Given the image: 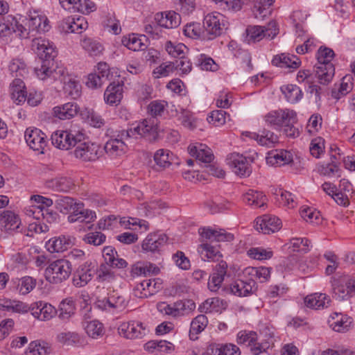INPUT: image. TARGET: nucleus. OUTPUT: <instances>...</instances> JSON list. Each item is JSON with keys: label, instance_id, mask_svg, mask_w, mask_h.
I'll list each match as a JSON object with an SVG mask.
<instances>
[{"label": "nucleus", "instance_id": "59", "mask_svg": "<svg viewBox=\"0 0 355 355\" xmlns=\"http://www.w3.org/2000/svg\"><path fill=\"white\" fill-rule=\"evenodd\" d=\"M36 282L31 277H24L19 280L18 284L19 292L23 295L30 293L35 286Z\"/></svg>", "mask_w": 355, "mask_h": 355}, {"label": "nucleus", "instance_id": "41", "mask_svg": "<svg viewBox=\"0 0 355 355\" xmlns=\"http://www.w3.org/2000/svg\"><path fill=\"white\" fill-rule=\"evenodd\" d=\"M55 207L64 214L80 206L82 203H76L72 198L60 196L55 200Z\"/></svg>", "mask_w": 355, "mask_h": 355}, {"label": "nucleus", "instance_id": "49", "mask_svg": "<svg viewBox=\"0 0 355 355\" xmlns=\"http://www.w3.org/2000/svg\"><path fill=\"white\" fill-rule=\"evenodd\" d=\"M96 279L100 282H110L115 278L114 272L112 270L111 266L109 264H101L99 268L96 270Z\"/></svg>", "mask_w": 355, "mask_h": 355}, {"label": "nucleus", "instance_id": "3", "mask_svg": "<svg viewBox=\"0 0 355 355\" xmlns=\"http://www.w3.org/2000/svg\"><path fill=\"white\" fill-rule=\"evenodd\" d=\"M335 53L334 51L326 46H320L317 52L318 64L314 66L315 78L321 85H328L335 73V67L331 62Z\"/></svg>", "mask_w": 355, "mask_h": 355}, {"label": "nucleus", "instance_id": "45", "mask_svg": "<svg viewBox=\"0 0 355 355\" xmlns=\"http://www.w3.org/2000/svg\"><path fill=\"white\" fill-rule=\"evenodd\" d=\"M63 89L65 94L76 99L80 96L81 85L80 83L74 78L67 76V78L63 83Z\"/></svg>", "mask_w": 355, "mask_h": 355}, {"label": "nucleus", "instance_id": "56", "mask_svg": "<svg viewBox=\"0 0 355 355\" xmlns=\"http://www.w3.org/2000/svg\"><path fill=\"white\" fill-rule=\"evenodd\" d=\"M257 340V334L255 331H241L237 334V343L239 345L245 344L250 346Z\"/></svg>", "mask_w": 355, "mask_h": 355}, {"label": "nucleus", "instance_id": "32", "mask_svg": "<svg viewBox=\"0 0 355 355\" xmlns=\"http://www.w3.org/2000/svg\"><path fill=\"white\" fill-rule=\"evenodd\" d=\"M73 240L74 238L66 236L53 238L46 244L48 250L51 252H63L73 245Z\"/></svg>", "mask_w": 355, "mask_h": 355}, {"label": "nucleus", "instance_id": "1", "mask_svg": "<svg viewBox=\"0 0 355 355\" xmlns=\"http://www.w3.org/2000/svg\"><path fill=\"white\" fill-rule=\"evenodd\" d=\"M32 48L42 60L40 67L35 68L37 76L42 80L51 78L64 83L67 76H65V69L56 66L54 62L57 51L53 44L49 40L37 37L33 40Z\"/></svg>", "mask_w": 355, "mask_h": 355}, {"label": "nucleus", "instance_id": "7", "mask_svg": "<svg viewBox=\"0 0 355 355\" xmlns=\"http://www.w3.org/2000/svg\"><path fill=\"white\" fill-rule=\"evenodd\" d=\"M85 139L83 133H73L72 131L58 130L52 134L51 142L56 148L62 150H69L76 146L77 142Z\"/></svg>", "mask_w": 355, "mask_h": 355}, {"label": "nucleus", "instance_id": "40", "mask_svg": "<svg viewBox=\"0 0 355 355\" xmlns=\"http://www.w3.org/2000/svg\"><path fill=\"white\" fill-rule=\"evenodd\" d=\"M81 46L92 57L99 56L104 50L103 46L100 42L91 38L84 39L81 42Z\"/></svg>", "mask_w": 355, "mask_h": 355}, {"label": "nucleus", "instance_id": "58", "mask_svg": "<svg viewBox=\"0 0 355 355\" xmlns=\"http://www.w3.org/2000/svg\"><path fill=\"white\" fill-rule=\"evenodd\" d=\"M275 195L278 196L277 200L280 204L288 206L289 208H293L295 206L296 203L293 199V196L289 191L279 189L278 193L275 192Z\"/></svg>", "mask_w": 355, "mask_h": 355}, {"label": "nucleus", "instance_id": "63", "mask_svg": "<svg viewBox=\"0 0 355 355\" xmlns=\"http://www.w3.org/2000/svg\"><path fill=\"white\" fill-rule=\"evenodd\" d=\"M167 103L166 101H153L148 106V112L151 116L155 117L160 116L164 111Z\"/></svg>", "mask_w": 355, "mask_h": 355}, {"label": "nucleus", "instance_id": "8", "mask_svg": "<svg viewBox=\"0 0 355 355\" xmlns=\"http://www.w3.org/2000/svg\"><path fill=\"white\" fill-rule=\"evenodd\" d=\"M333 294L339 300H344L355 293V282L347 277H333Z\"/></svg>", "mask_w": 355, "mask_h": 355}, {"label": "nucleus", "instance_id": "19", "mask_svg": "<svg viewBox=\"0 0 355 355\" xmlns=\"http://www.w3.org/2000/svg\"><path fill=\"white\" fill-rule=\"evenodd\" d=\"M243 135L257 141L259 145L268 148L273 147L275 144L279 142L278 136L268 130H263L260 135L251 132H245Z\"/></svg>", "mask_w": 355, "mask_h": 355}, {"label": "nucleus", "instance_id": "54", "mask_svg": "<svg viewBox=\"0 0 355 355\" xmlns=\"http://www.w3.org/2000/svg\"><path fill=\"white\" fill-rule=\"evenodd\" d=\"M204 26L203 33L208 39H212L222 34L225 24H205Z\"/></svg>", "mask_w": 355, "mask_h": 355}, {"label": "nucleus", "instance_id": "27", "mask_svg": "<svg viewBox=\"0 0 355 355\" xmlns=\"http://www.w3.org/2000/svg\"><path fill=\"white\" fill-rule=\"evenodd\" d=\"M328 322L335 331L345 332L348 331L352 323V319L347 315L334 313L331 315V319L329 320Z\"/></svg>", "mask_w": 355, "mask_h": 355}, {"label": "nucleus", "instance_id": "23", "mask_svg": "<svg viewBox=\"0 0 355 355\" xmlns=\"http://www.w3.org/2000/svg\"><path fill=\"white\" fill-rule=\"evenodd\" d=\"M162 288V282L159 279L144 280L137 286L135 290V295L138 296L137 292L140 291L139 297H147L156 293Z\"/></svg>", "mask_w": 355, "mask_h": 355}, {"label": "nucleus", "instance_id": "34", "mask_svg": "<svg viewBox=\"0 0 355 355\" xmlns=\"http://www.w3.org/2000/svg\"><path fill=\"white\" fill-rule=\"evenodd\" d=\"M275 0H260L257 2L253 8L252 12L257 20L264 21L268 19V16L271 14L270 6Z\"/></svg>", "mask_w": 355, "mask_h": 355}, {"label": "nucleus", "instance_id": "35", "mask_svg": "<svg viewBox=\"0 0 355 355\" xmlns=\"http://www.w3.org/2000/svg\"><path fill=\"white\" fill-rule=\"evenodd\" d=\"M47 187L57 191L67 192L73 186L71 179L67 177H58L46 182Z\"/></svg>", "mask_w": 355, "mask_h": 355}, {"label": "nucleus", "instance_id": "25", "mask_svg": "<svg viewBox=\"0 0 355 355\" xmlns=\"http://www.w3.org/2000/svg\"><path fill=\"white\" fill-rule=\"evenodd\" d=\"M272 64L281 68L295 69L300 67L301 61L296 55L281 53L274 56Z\"/></svg>", "mask_w": 355, "mask_h": 355}, {"label": "nucleus", "instance_id": "2", "mask_svg": "<svg viewBox=\"0 0 355 355\" xmlns=\"http://www.w3.org/2000/svg\"><path fill=\"white\" fill-rule=\"evenodd\" d=\"M198 232L202 243L198 247V252L201 254L202 259L205 260L207 259V261H218L222 257L220 251L211 243H208V241L212 243L214 241H231L234 239V235L223 229L216 230L209 227H200Z\"/></svg>", "mask_w": 355, "mask_h": 355}, {"label": "nucleus", "instance_id": "21", "mask_svg": "<svg viewBox=\"0 0 355 355\" xmlns=\"http://www.w3.org/2000/svg\"><path fill=\"white\" fill-rule=\"evenodd\" d=\"M331 300L325 293H315L307 295L304 298L305 305L311 309H322L331 305Z\"/></svg>", "mask_w": 355, "mask_h": 355}, {"label": "nucleus", "instance_id": "36", "mask_svg": "<svg viewBox=\"0 0 355 355\" xmlns=\"http://www.w3.org/2000/svg\"><path fill=\"white\" fill-rule=\"evenodd\" d=\"M141 37H145V36H138L135 33L129 34L123 37L121 43L130 50L142 51L146 48V44L143 43Z\"/></svg>", "mask_w": 355, "mask_h": 355}, {"label": "nucleus", "instance_id": "64", "mask_svg": "<svg viewBox=\"0 0 355 355\" xmlns=\"http://www.w3.org/2000/svg\"><path fill=\"white\" fill-rule=\"evenodd\" d=\"M324 148V141L321 137H317L313 139L310 144V153L315 157H319Z\"/></svg>", "mask_w": 355, "mask_h": 355}, {"label": "nucleus", "instance_id": "55", "mask_svg": "<svg viewBox=\"0 0 355 355\" xmlns=\"http://www.w3.org/2000/svg\"><path fill=\"white\" fill-rule=\"evenodd\" d=\"M318 173L324 176H332L336 173L338 174V177H340V170L339 166L336 162L332 161L327 164L320 165L318 168Z\"/></svg>", "mask_w": 355, "mask_h": 355}, {"label": "nucleus", "instance_id": "6", "mask_svg": "<svg viewBox=\"0 0 355 355\" xmlns=\"http://www.w3.org/2000/svg\"><path fill=\"white\" fill-rule=\"evenodd\" d=\"M128 300L122 294L112 291L108 293L107 296L98 297L94 306L99 310L107 312H120L128 306Z\"/></svg>", "mask_w": 355, "mask_h": 355}, {"label": "nucleus", "instance_id": "37", "mask_svg": "<svg viewBox=\"0 0 355 355\" xmlns=\"http://www.w3.org/2000/svg\"><path fill=\"white\" fill-rule=\"evenodd\" d=\"M243 200L249 205L262 207L267 201L266 196L260 191L249 190L244 196Z\"/></svg>", "mask_w": 355, "mask_h": 355}, {"label": "nucleus", "instance_id": "20", "mask_svg": "<svg viewBox=\"0 0 355 355\" xmlns=\"http://www.w3.org/2000/svg\"><path fill=\"white\" fill-rule=\"evenodd\" d=\"M31 24H0V37H6L12 33H17L22 38H27L31 33Z\"/></svg>", "mask_w": 355, "mask_h": 355}, {"label": "nucleus", "instance_id": "17", "mask_svg": "<svg viewBox=\"0 0 355 355\" xmlns=\"http://www.w3.org/2000/svg\"><path fill=\"white\" fill-rule=\"evenodd\" d=\"M120 335L128 339L141 338L147 330L143 324L138 321L123 322L118 328Z\"/></svg>", "mask_w": 355, "mask_h": 355}, {"label": "nucleus", "instance_id": "48", "mask_svg": "<svg viewBox=\"0 0 355 355\" xmlns=\"http://www.w3.org/2000/svg\"><path fill=\"white\" fill-rule=\"evenodd\" d=\"M245 271L252 277V278L254 277L260 282L267 281L270 275V269L266 267L248 268Z\"/></svg>", "mask_w": 355, "mask_h": 355}, {"label": "nucleus", "instance_id": "61", "mask_svg": "<svg viewBox=\"0 0 355 355\" xmlns=\"http://www.w3.org/2000/svg\"><path fill=\"white\" fill-rule=\"evenodd\" d=\"M87 28L88 24H61L58 26L59 31L65 33H80L82 30H86Z\"/></svg>", "mask_w": 355, "mask_h": 355}, {"label": "nucleus", "instance_id": "62", "mask_svg": "<svg viewBox=\"0 0 355 355\" xmlns=\"http://www.w3.org/2000/svg\"><path fill=\"white\" fill-rule=\"evenodd\" d=\"M225 114L226 112L221 110L212 111L207 121L215 126H220L225 123Z\"/></svg>", "mask_w": 355, "mask_h": 355}, {"label": "nucleus", "instance_id": "43", "mask_svg": "<svg viewBox=\"0 0 355 355\" xmlns=\"http://www.w3.org/2000/svg\"><path fill=\"white\" fill-rule=\"evenodd\" d=\"M165 49L171 56L179 59L183 58L189 51L183 43H173L171 41L166 42Z\"/></svg>", "mask_w": 355, "mask_h": 355}, {"label": "nucleus", "instance_id": "16", "mask_svg": "<svg viewBox=\"0 0 355 355\" xmlns=\"http://www.w3.org/2000/svg\"><path fill=\"white\" fill-rule=\"evenodd\" d=\"M282 227L280 219L275 216L263 215L255 220L254 228L265 234L279 231Z\"/></svg>", "mask_w": 355, "mask_h": 355}, {"label": "nucleus", "instance_id": "53", "mask_svg": "<svg viewBox=\"0 0 355 355\" xmlns=\"http://www.w3.org/2000/svg\"><path fill=\"white\" fill-rule=\"evenodd\" d=\"M8 69L11 74L15 77H24L28 73L26 64L20 60H12L10 62Z\"/></svg>", "mask_w": 355, "mask_h": 355}, {"label": "nucleus", "instance_id": "13", "mask_svg": "<svg viewBox=\"0 0 355 355\" xmlns=\"http://www.w3.org/2000/svg\"><path fill=\"white\" fill-rule=\"evenodd\" d=\"M24 138L27 144L31 149L39 153H44L46 146V135L37 128H27L25 131Z\"/></svg>", "mask_w": 355, "mask_h": 355}, {"label": "nucleus", "instance_id": "14", "mask_svg": "<svg viewBox=\"0 0 355 355\" xmlns=\"http://www.w3.org/2000/svg\"><path fill=\"white\" fill-rule=\"evenodd\" d=\"M227 162L233 172L240 177L249 176L251 173L250 162L243 155L232 153L228 155Z\"/></svg>", "mask_w": 355, "mask_h": 355}, {"label": "nucleus", "instance_id": "42", "mask_svg": "<svg viewBox=\"0 0 355 355\" xmlns=\"http://www.w3.org/2000/svg\"><path fill=\"white\" fill-rule=\"evenodd\" d=\"M281 91L291 103H297L302 96L300 88L295 85H283L281 87Z\"/></svg>", "mask_w": 355, "mask_h": 355}, {"label": "nucleus", "instance_id": "30", "mask_svg": "<svg viewBox=\"0 0 355 355\" xmlns=\"http://www.w3.org/2000/svg\"><path fill=\"white\" fill-rule=\"evenodd\" d=\"M122 98L123 85L119 83L117 84L115 83H110L104 93L105 102L110 105H113L119 103Z\"/></svg>", "mask_w": 355, "mask_h": 355}, {"label": "nucleus", "instance_id": "11", "mask_svg": "<svg viewBox=\"0 0 355 355\" xmlns=\"http://www.w3.org/2000/svg\"><path fill=\"white\" fill-rule=\"evenodd\" d=\"M257 290V284L254 279H250L246 281L236 279L230 286L222 288L225 293H231L238 297H245L252 294Z\"/></svg>", "mask_w": 355, "mask_h": 355}, {"label": "nucleus", "instance_id": "47", "mask_svg": "<svg viewBox=\"0 0 355 355\" xmlns=\"http://www.w3.org/2000/svg\"><path fill=\"white\" fill-rule=\"evenodd\" d=\"M51 347L48 343L33 341L29 344L26 355H47L51 353Z\"/></svg>", "mask_w": 355, "mask_h": 355}, {"label": "nucleus", "instance_id": "5", "mask_svg": "<svg viewBox=\"0 0 355 355\" xmlns=\"http://www.w3.org/2000/svg\"><path fill=\"white\" fill-rule=\"evenodd\" d=\"M71 273L69 260L58 259L51 263L45 270V277L51 284H60L67 279Z\"/></svg>", "mask_w": 355, "mask_h": 355}, {"label": "nucleus", "instance_id": "18", "mask_svg": "<svg viewBox=\"0 0 355 355\" xmlns=\"http://www.w3.org/2000/svg\"><path fill=\"white\" fill-rule=\"evenodd\" d=\"M227 264L224 261H220L216 266L208 282V288L211 292H216L219 290L227 273Z\"/></svg>", "mask_w": 355, "mask_h": 355}, {"label": "nucleus", "instance_id": "38", "mask_svg": "<svg viewBox=\"0 0 355 355\" xmlns=\"http://www.w3.org/2000/svg\"><path fill=\"white\" fill-rule=\"evenodd\" d=\"M75 309L73 300L71 298H66L60 303L57 310L58 318L62 320H67L74 314Z\"/></svg>", "mask_w": 355, "mask_h": 355}, {"label": "nucleus", "instance_id": "57", "mask_svg": "<svg viewBox=\"0 0 355 355\" xmlns=\"http://www.w3.org/2000/svg\"><path fill=\"white\" fill-rule=\"evenodd\" d=\"M105 235L102 232H94L87 234L84 236L83 241L88 244L98 246L105 241Z\"/></svg>", "mask_w": 355, "mask_h": 355}, {"label": "nucleus", "instance_id": "4", "mask_svg": "<svg viewBox=\"0 0 355 355\" xmlns=\"http://www.w3.org/2000/svg\"><path fill=\"white\" fill-rule=\"evenodd\" d=\"M112 135H115V138L121 139V141L129 138H137V136L153 141L158 137L157 126L155 123L154 118L146 119L133 128L116 131Z\"/></svg>", "mask_w": 355, "mask_h": 355}, {"label": "nucleus", "instance_id": "12", "mask_svg": "<svg viewBox=\"0 0 355 355\" xmlns=\"http://www.w3.org/2000/svg\"><path fill=\"white\" fill-rule=\"evenodd\" d=\"M273 24V29L256 25L248 26L245 30V41L250 43L259 42L264 37L272 39L278 33L276 24Z\"/></svg>", "mask_w": 355, "mask_h": 355}, {"label": "nucleus", "instance_id": "28", "mask_svg": "<svg viewBox=\"0 0 355 355\" xmlns=\"http://www.w3.org/2000/svg\"><path fill=\"white\" fill-rule=\"evenodd\" d=\"M293 161V157L290 152L286 150H272L268 153L266 162L272 166H284Z\"/></svg>", "mask_w": 355, "mask_h": 355}, {"label": "nucleus", "instance_id": "51", "mask_svg": "<svg viewBox=\"0 0 355 355\" xmlns=\"http://www.w3.org/2000/svg\"><path fill=\"white\" fill-rule=\"evenodd\" d=\"M196 308V304L191 300H180L175 302V311L177 316H182L189 313Z\"/></svg>", "mask_w": 355, "mask_h": 355}, {"label": "nucleus", "instance_id": "9", "mask_svg": "<svg viewBox=\"0 0 355 355\" xmlns=\"http://www.w3.org/2000/svg\"><path fill=\"white\" fill-rule=\"evenodd\" d=\"M265 121L269 125L278 130L286 123H295L296 113L288 109L272 110L265 116Z\"/></svg>", "mask_w": 355, "mask_h": 355}, {"label": "nucleus", "instance_id": "52", "mask_svg": "<svg viewBox=\"0 0 355 355\" xmlns=\"http://www.w3.org/2000/svg\"><path fill=\"white\" fill-rule=\"evenodd\" d=\"M205 24H187L183 29L184 35L189 37H205L203 33Z\"/></svg>", "mask_w": 355, "mask_h": 355}, {"label": "nucleus", "instance_id": "50", "mask_svg": "<svg viewBox=\"0 0 355 355\" xmlns=\"http://www.w3.org/2000/svg\"><path fill=\"white\" fill-rule=\"evenodd\" d=\"M178 119L185 128L190 130L196 128L195 118L189 110L181 108L180 111L178 112Z\"/></svg>", "mask_w": 355, "mask_h": 355}, {"label": "nucleus", "instance_id": "15", "mask_svg": "<svg viewBox=\"0 0 355 355\" xmlns=\"http://www.w3.org/2000/svg\"><path fill=\"white\" fill-rule=\"evenodd\" d=\"M94 272V263L90 261L84 262L74 272L73 284L78 288L85 286L92 279Z\"/></svg>", "mask_w": 355, "mask_h": 355}, {"label": "nucleus", "instance_id": "60", "mask_svg": "<svg viewBox=\"0 0 355 355\" xmlns=\"http://www.w3.org/2000/svg\"><path fill=\"white\" fill-rule=\"evenodd\" d=\"M271 346V341L269 339L254 342L252 345H250V351L253 355H259L262 353L267 352V350Z\"/></svg>", "mask_w": 355, "mask_h": 355}, {"label": "nucleus", "instance_id": "26", "mask_svg": "<svg viewBox=\"0 0 355 355\" xmlns=\"http://www.w3.org/2000/svg\"><path fill=\"white\" fill-rule=\"evenodd\" d=\"M72 213L68 216V221L69 223L85 222L87 223H90L96 218V213L89 209H83V204L78 206L76 209H73Z\"/></svg>", "mask_w": 355, "mask_h": 355}, {"label": "nucleus", "instance_id": "29", "mask_svg": "<svg viewBox=\"0 0 355 355\" xmlns=\"http://www.w3.org/2000/svg\"><path fill=\"white\" fill-rule=\"evenodd\" d=\"M0 224L1 230L6 232L17 230L21 224L17 215L11 211H4L0 215Z\"/></svg>", "mask_w": 355, "mask_h": 355}, {"label": "nucleus", "instance_id": "22", "mask_svg": "<svg viewBox=\"0 0 355 355\" xmlns=\"http://www.w3.org/2000/svg\"><path fill=\"white\" fill-rule=\"evenodd\" d=\"M167 236L164 234H149L143 241L142 249L146 252H155L166 243Z\"/></svg>", "mask_w": 355, "mask_h": 355}, {"label": "nucleus", "instance_id": "31", "mask_svg": "<svg viewBox=\"0 0 355 355\" xmlns=\"http://www.w3.org/2000/svg\"><path fill=\"white\" fill-rule=\"evenodd\" d=\"M207 353L208 355H241L239 348L233 344H211Z\"/></svg>", "mask_w": 355, "mask_h": 355}, {"label": "nucleus", "instance_id": "33", "mask_svg": "<svg viewBox=\"0 0 355 355\" xmlns=\"http://www.w3.org/2000/svg\"><path fill=\"white\" fill-rule=\"evenodd\" d=\"M78 107L76 103L69 102L54 107V114L55 116L62 120L69 119L77 114Z\"/></svg>", "mask_w": 355, "mask_h": 355}, {"label": "nucleus", "instance_id": "39", "mask_svg": "<svg viewBox=\"0 0 355 355\" xmlns=\"http://www.w3.org/2000/svg\"><path fill=\"white\" fill-rule=\"evenodd\" d=\"M173 155L167 149H159L154 155V161L159 168H165L172 164Z\"/></svg>", "mask_w": 355, "mask_h": 355}, {"label": "nucleus", "instance_id": "46", "mask_svg": "<svg viewBox=\"0 0 355 355\" xmlns=\"http://www.w3.org/2000/svg\"><path fill=\"white\" fill-rule=\"evenodd\" d=\"M86 333L89 337L97 338L103 334V325L98 320L85 321L83 322Z\"/></svg>", "mask_w": 355, "mask_h": 355}, {"label": "nucleus", "instance_id": "24", "mask_svg": "<svg viewBox=\"0 0 355 355\" xmlns=\"http://www.w3.org/2000/svg\"><path fill=\"white\" fill-rule=\"evenodd\" d=\"M104 150L109 156L116 157L125 153L127 146L125 141L115 138V135H111L105 144Z\"/></svg>", "mask_w": 355, "mask_h": 355}, {"label": "nucleus", "instance_id": "10", "mask_svg": "<svg viewBox=\"0 0 355 355\" xmlns=\"http://www.w3.org/2000/svg\"><path fill=\"white\" fill-rule=\"evenodd\" d=\"M73 151L74 156L83 162H93L98 159L101 148L94 143L78 141Z\"/></svg>", "mask_w": 355, "mask_h": 355}, {"label": "nucleus", "instance_id": "44", "mask_svg": "<svg viewBox=\"0 0 355 355\" xmlns=\"http://www.w3.org/2000/svg\"><path fill=\"white\" fill-rule=\"evenodd\" d=\"M208 323L207 317L204 315L196 316L191 322L189 331V337L191 340H196L194 337L205 329Z\"/></svg>", "mask_w": 355, "mask_h": 355}]
</instances>
